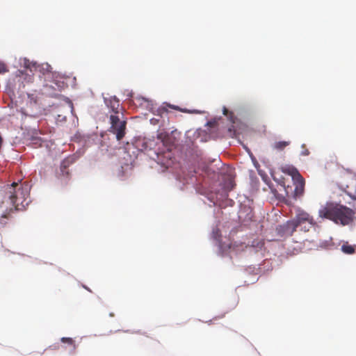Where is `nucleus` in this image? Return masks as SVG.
<instances>
[{
  "instance_id": "nucleus-2",
  "label": "nucleus",
  "mask_w": 356,
  "mask_h": 356,
  "mask_svg": "<svg viewBox=\"0 0 356 356\" xmlns=\"http://www.w3.org/2000/svg\"><path fill=\"white\" fill-rule=\"evenodd\" d=\"M321 218L329 219L341 225H349L353 220L355 212L351 209L339 204L327 203L318 211Z\"/></svg>"
},
{
  "instance_id": "nucleus-1",
  "label": "nucleus",
  "mask_w": 356,
  "mask_h": 356,
  "mask_svg": "<svg viewBox=\"0 0 356 356\" xmlns=\"http://www.w3.org/2000/svg\"><path fill=\"white\" fill-rule=\"evenodd\" d=\"M29 197L28 184L19 185L17 182H13L5 187L2 203L6 204V208L10 211L24 210L29 203Z\"/></svg>"
},
{
  "instance_id": "nucleus-10",
  "label": "nucleus",
  "mask_w": 356,
  "mask_h": 356,
  "mask_svg": "<svg viewBox=\"0 0 356 356\" xmlns=\"http://www.w3.org/2000/svg\"><path fill=\"white\" fill-rule=\"evenodd\" d=\"M282 172L292 177L293 179L301 176L298 170L293 165H286L281 168Z\"/></svg>"
},
{
  "instance_id": "nucleus-14",
  "label": "nucleus",
  "mask_w": 356,
  "mask_h": 356,
  "mask_svg": "<svg viewBox=\"0 0 356 356\" xmlns=\"http://www.w3.org/2000/svg\"><path fill=\"white\" fill-rule=\"evenodd\" d=\"M341 250L344 253L346 254H352L355 252L354 248L349 245H343Z\"/></svg>"
},
{
  "instance_id": "nucleus-20",
  "label": "nucleus",
  "mask_w": 356,
  "mask_h": 356,
  "mask_svg": "<svg viewBox=\"0 0 356 356\" xmlns=\"http://www.w3.org/2000/svg\"><path fill=\"white\" fill-rule=\"evenodd\" d=\"M3 67H0V73L3 72Z\"/></svg>"
},
{
  "instance_id": "nucleus-13",
  "label": "nucleus",
  "mask_w": 356,
  "mask_h": 356,
  "mask_svg": "<svg viewBox=\"0 0 356 356\" xmlns=\"http://www.w3.org/2000/svg\"><path fill=\"white\" fill-rule=\"evenodd\" d=\"M264 245V242L261 239H254L252 241L251 246L257 249H261Z\"/></svg>"
},
{
  "instance_id": "nucleus-3",
  "label": "nucleus",
  "mask_w": 356,
  "mask_h": 356,
  "mask_svg": "<svg viewBox=\"0 0 356 356\" xmlns=\"http://www.w3.org/2000/svg\"><path fill=\"white\" fill-rule=\"evenodd\" d=\"M111 127L110 132L116 136L118 140H120L125 135L127 122L124 120H120L118 115H111L110 116Z\"/></svg>"
},
{
  "instance_id": "nucleus-11",
  "label": "nucleus",
  "mask_w": 356,
  "mask_h": 356,
  "mask_svg": "<svg viewBox=\"0 0 356 356\" xmlns=\"http://www.w3.org/2000/svg\"><path fill=\"white\" fill-rule=\"evenodd\" d=\"M289 144H290V141H278V142H275L273 144V147L274 149H275L277 150L282 151L286 147L289 145Z\"/></svg>"
},
{
  "instance_id": "nucleus-9",
  "label": "nucleus",
  "mask_w": 356,
  "mask_h": 356,
  "mask_svg": "<svg viewBox=\"0 0 356 356\" xmlns=\"http://www.w3.org/2000/svg\"><path fill=\"white\" fill-rule=\"evenodd\" d=\"M105 103L106 106L109 107L113 113L116 114L119 113L120 102L116 97H111L108 99H106Z\"/></svg>"
},
{
  "instance_id": "nucleus-17",
  "label": "nucleus",
  "mask_w": 356,
  "mask_h": 356,
  "mask_svg": "<svg viewBox=\"0 0 356 356\" xmlns=\"http://www.w3.org/2000/svg\"><path fill=\"white\" fill-rule=\"evenodd\" d=\"M315 224H305L300 226V229L304 232H308Z\"/></svg>"
},
{
  "instance_id": "nucleus-12",
  "label": "nucleus",
  "mask_w": 356,
  "mask_h": 356,
  "mask_svg": "<svg viewBox=\"0 0 356 356\" xmlns=\"http://www.w3.org/2000/svg\"><path fill=\"white\" fill-rule=\"evenodd\" d=\"M60 341L63 343H67L69 346H71L72 347V350L74 351L76 346L75 344V342L72 338L70 337H63L61 338Z\"/></svg>"
},
{
  "instance_id": "nucleus-5",
  "label": "nucleus",
  "mask_w": 356,
  "mask_h": 356,
  "mask_svg": "<svg viewBox=\"0 0 356 356\" xmlns=\"http://www.w3.org/2000/svg\"><path fill=\"white\" fill-rule=\"evenodd\" d=\"M26 67L29 69L31 72H38L44 76H50L51 73V67L48 63L38 64L36 63H29L26 64Z\"/></svg>"
},
{
  "instance_id": "nucleus-7",
  "label": "nucleus",
  "mask_w": 356,
  "mask_h": 356,
  "mask_svg": "<svg viewBox=\"0 0 356 356\" xmlns=\"http://www.w3.org/2000/svg\"><path fill=\"white\" fill-rule=\"evenodd\" d=\"M157 138L161 140L168 150H171L174 146L173 138L166 132H161L157 135Z\"/></svg>"
},
{
  "instance_id": "nucleus-6",
  "label": "nucleus",
  "mask_w": 356,
  "mask_h": 356,
  "mask_svg": "<svg viewBox=\"0 0 356 356\" xmlns=\"http://www.w3.org/2000/svg\"><path fill=\"white\" fill-rule=\"evenodd\" d=\"M296 225L294 224V222H293L291 220H288L286 223L280 225L277 228L278 234L282 237L292 236V234L296 231Z\"/></svg>"
},
{
  "instance_id": "nucleus-8",
  "label": "nucleus",
  "mask_w": 356,
  "mask_h": 356,
  "mask_svg": "<svg viewBox=\"0 0 356 356\" xmlns=\"http://www.w3.org/2000/svg\"><path fill=\"white\" fill-rule=\"evenodd\" d=\"M295 189H294V197L296 198L300 197L303 195L305 189V180L302 176L295 179L294 180Z\"/></svg>"
},
{
  "instance_id": "nucleus-19",
  "label": "nucleus",
  "mask_w": 356,
  "mask_h": 356,
  "mask_svg": "<svg viewBox=\"0 0 356 356\" xmlns=\"http://www.w3.org/2000/svg\"><path fill=\"white\" fill-rule=\"evenodd\" d=\"M29 99L31 103L37 104L38 102V98L33 94L29 95Z\"/></svg>"
},
{
  "instance_id": "nucleus-15",
  "label": "nucleus",
  "mask_w": 356,
  "mask_h": 356,
  "mask_svg": "<svg viewBox=\"0 0 356 356\" xmlns=\"http://www.w3.org/2000/svg\"><path fill=\"white\" fill-rule=\"evenodd\" d=\"M72 163V161L70 159H67L64 160L60 165V169L62 172H64V170Z\"/></svg>"
},
{
  "instance_id": "nucleus-18",
  "label": "nucleus",
  "mask_w": 356,
  "mask_h": 356,
  "mask_svg": "<svg viewBox=\"0 0 356 356\" xmlns=\"http://www.w3.org/2000/svg\"><path fill=\"white\" fill-rule=\"evenodd\" d=\"M302 152H301V153H300V154H301L302 156H308V155H309L310 152H309V149H307L306 148V145H305V144H303V145H302Z\"/></svg>"
},
{
  "instance_id": "nucleus-16",
  "label": "nucleus",
  "mask_w": 356,
  "mask_h": 356,
  "mask_svg": "<svg viewBox=\"0 0 356 356\" xmlns=\"http://www.w3.org/2000/svg\"><path fill=\"white\" fill-rule=\"evenodd\" d=\"M168 106L174 109V110H177V111H181L183 113H191V111H189L188 110L186 109V108H179V106H175V105H170V104H168Z\"/></svg>"
},
{
  "instance_id": "nucleus-4",
  "label": "nucleus",
  "mask_w": 356,
  "mask_h": 356,
  "mask_svg": "<svg viewBox=\"0 0 356 356\" xmlns=\"http://www.w3.org/2000/svg\"><path fill=\"white\" fill-rule=\"evenodd\" d=\"M291 220L296 225L297 228L305 224H315L313 217L300 209L297 210L295 218Z\"/></svg>"
},
{
  "instance_id": "nucleus-21",
  "label": "nucleus",
  "mask_w": 356,
  "mask_h": 356,
  "mask_svg": "<svg viewBox=\"0 0 356 356\" xmlns=\"http://www.w3.org/2000/svg\"><path fill=\"white\" fill-rule=\"evenodd\" d=\"M211 321H212L211 320H209V321H208L207 323L210 325Z\"/></svg>"
}]
</instances>
